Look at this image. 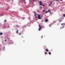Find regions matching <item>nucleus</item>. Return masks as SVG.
Segmentation results:
<instances>
[{
    "instance_id": "nucleus-20",
    "label": "nucleus",
    "mask_w": 65,
    "mask_h": 65,
    "mask_svg": "<svg viewBox=\"0 0 65 65\" xmlns=\"http://www.w3.org/2000/svg\"><path fill=\"white\" fill-rule=\"evenodd\" d=\"M41 37L42 38V37H43V36H41Z\"/></svg>"
},
{
    "instance_id": "nucleus-2",
    "label": "nucleus",
    "mask_w": 65,
    "mask_h": 65,
    "mask_svg": "<svg viewBox=\"0 0 65 65\" xmlns=\"http://www.w3.org/2000/svg\"><path fill=\"white\" fill-rule=\"evenodd\" d=\"M40 16H41V15L40 14H38V18L39 19H40V20L41 19Z\"/></svg>"
},
{
    "instance_id": "nucleus-1",
    "label": "nucleus",
    "mask_w": 65,
    "mask_h": 65,
    "mask_svg": "<svg viewBox=\"0 0 65 65\" xmlns=\"http://www.w3.org/2000/svg\"><path fill=\"white\" fill-rule=\"evenodd\" d=\"M39 4L40 5H41V6H42V5H43V3H42V2L41 1L39 2Z\"/></svg>"
},
{
    "instance_id": "nucleus-33",
    "label": "nucleus",
    "mask_w": 65,
    "mask_h": 65,
    "mask_svg": "<svg viewBox=\"0 0 65 65\" xmlns=\"http://www.w3.org/2000/svg\"><path fill=\"white\" fill-rule=\"evenodd\" d=\"M64 25H65V23L64 24Z\"/></svg>"
},
{
    "instance_id": "nucleus-30",
    "label": "nucleus",
    "mask_w": 65,
    "mask_h": 65,
    "mask_svg": "<svg viewBox=\"0 0 65 65\" xmlns=\"http://www.w3.org/2000/svg\"><path fill=\"white\" fill-rule=\"evenodd\" d=\"M23 1H25V0H22Z\"/></svg>"
},
{
    "instance_id": "nucleus-14",
    "label": "nucleus",
    "mask_w": 65,
    "mask_h": 65,
    "mask_svg": "<svg viewBox=\"0 0 65 65\" xmlns=\"http://www.w3.org/2000/svg\"><path fill=\"white\" fill-rule=\"evenodd\" d=\"M7 21L6 20H5L4 21V22H6Z\"/></svg>"
},
{
    "instance_id": "nucleus-34",
    "label": "nucleus",
    "mask_w": 65,
    "mask_h": 65,
    "mask_svg": "<svg viewBox=\"0 0 65 65\" xmlns=\"http://www.w3.org/2000/svg\"><path fill=\"white\" fill-rule=\"evenodd\" d=\"M50 5V6H51V5Z\"/></svg>"
},
{
    "instance_id": "nucleus-11",
    "label": "nucleus",
    "mask_w": 65,
    "mask_h": 65,
    "mask_svg": "<svg viewBox=\"0 0 65 65\" xmlns=\"http://www.w3.org/2000/svg\"><path fill=\"white\" fill-rule=\"evenodd\" d=\"M0 35H2L3 34V33L1 32V33H0Z\"/></svg>"
},
{
    "instance_id": "nucleus-25",
    "label": "nucleus",
    "mask_w": 65,
    "mask_h": 65,
    "mask_svg": "<svg viewBox=\"0 0 65 65\" xmlns=\"http://www.w3.org/2000/svg\"><path fill=\"white\" fill-rule=\"evenodd\" d=\"M42 5L43 6H44V5H43V4Z\"/></svg>"
},
{
    "instance_id": "nucleus-12",
    "label": "nucleus",
    "mask_w": 65,
    "mask_h": 65,
    "mask_svg": "<svg viewBox=\"0 0 65 65\" xmlns=\"http://www.w3.org/2000/svg\"><path fill=\"white\" fill-rule=\"evenodd\" d=\"M52 2H53V1H52L51 2V3H50V4L52 5Z\"/></svg>"
},
{
    "instance_id": "nucleus-5",
    "label": "nucleus",
    "mask_w": 65,
    "mask_h": 65,
    "mask_svg": "<svg viewBox=\"0 0 65 65\" xmlns=\"http://www.w3.org/2000/svg\"><path fill=\"white\" fill-rule=\"evenodd\" d=\"M48 12H50V13H51V11L49 10H48Z\"/></svg>"
},
{
    "instance_id": "nucleus-16",
    "label": "nucleus",
    "mask_w": 65,
    "mask_h": 65,
    "mask_svg": "<svg viewBox=\"0 0 65 65\" xmlns=\"http://www.w3.org/2000/svg\"><path fill=\"white\" fill-rule=\"evenodd\" d=\"M19 34L20 35H21V34L20 33H19Z\"/></svg>"
},
{
    "instance_id": "nucleus-15",
    "label": "nucleus",
    "mask_w": 65,
    "mask_h": 65,
    "mask_svg": "<svg viewBox=\"0 0 65 65\" xmlns=\"http://www.w3.org/2000/svg\"><path fill=\"white\" fill-rule=\"evenodd\" d=\"M47 12H48V11H46V13H47Z\"/></svg>"
},
{
    "instance_id": "nucleus-3",
    "label": "nucleus",
    "mask_w": 65,
    "mask_h": 65,
    "mask_svg": "<svg viewBox=\"0 0 65 65\" xmlns=\"http://www.w3.org/2000/svg\"><path fill=\"white\" fill-rule=\"evenodd\" d=\"M39 28L38 29L39 31H40V30H41V26H40V25L39 24Z\"/></svg>"
},
{
    "instance_id": "nucleus-13",
    "label": "nucleus",
    "mask_w": 65,
    "mask_h": 65,
    "mask_svg": "<svg viewBox=\"0 0 65 65\" xmlns=\"http://www.w3.org/2000/svg\"><path fill=\"white\" fill-rule=\"evenodd\" d=\"M61 25H62V26H64V24L63 23H62L61 24Z\"/></svg>"
},
{
    "instance_id": "nucleus-23",
    "label": "nucleus",
    "mask_w": 65,
    "mask_h": 65,
    "mask_svg": "<svg viewBox=\"0 0 65 65\" xmlns=\"http://www.w3.org/2000/svg\"><path fill=\"white\" fill-rule=\"evenodd\" d=\"M40 9H41L42 8V7H40Z\"/></svg>"
},
{
    "instance_id": "nucleus-6",
    "label": "nucleus",
    "mask_w": 65,
    "mask_h": 65,
    "mask_svg": "<svg viewBox=\"0 0 65 65\" xmlns=\"http://www.w3.org/2000/svg\"><path fill=\"white\" fill-rule=\"evenodd\" d=\"M35 17L37 19V17L36 16V14H35Z\"/></svg>"
},
{
    "instance_id": "nucleus-19",
    "label": "nucleus",
    "mask_w": 65,
    "mask_h": 65,
    "mask_svg": "<svg viewBox=\"0 0 65 65\" xmlns=\"http://www.w3.org/2000/svg\"><path fill=\"white\" fill-rule=\"evenodd\" d=\"M54 1H58V0H54Z\"/></svg>"
},
{
    "instance_id": "nucleus-32",
    "label": "nucleus",
    "mask_w": 65,
    "mask_h": 65,
    "mask_svg": "<svg viewBox=\"0 0 65 65\" xmlns=\"http://www.w3.org/2000/svg\"><path fill=\"white\" fill-rule=\"evenodd\" d=\"M63 28H64V26L63 27Z\"/></svg>"
},
{
    "instance_id": "nucleus-7",
    "label": "nucleus",
    "mask_w": 65,
    "mask_h": 65,
    "mask_svg": "<svg viewBox=\"0 0 65 65\" xmlns=\"http://www.w3.org/2000/svg\"><path fill=\"white\" fill-rule=\"evenodd\" d=\"M19 32V30H17V31H16V33H18Z\"/></svg>"
},
{
    "instance_id": "nucleus-27",
    "label": "nucleus",
    "mask_w": 65,
    "mask_h": 65,
    "mask_svg": "<svg viewBox=\"0 0 65 65\" xmlns=\"http://www.w3.org/2000/svg\"><path fill=\"white\" fill-rule=\"evenodd\" d=\"M43 21H42V23H43Z\"/></svg>"
},
{
    "instance_id": "nucleus-8",
    "label": "nucleus",
    "mask_w": 65,
    "mask_h": 65,
    "mask_svg": "<svg viewBox=\"0 0 65 65\" xmlns=\"http://www.w3.org/2000/svg\"><path fill=\"white\" fill-rule=\"evenodd\" d=\"M45 51L46 52H48V49H46L45 50Z\"/></svg>"
},
{
    "instance_id": "nucleus-24",
    "label": "nucleus",
    "mask_w": 65,
    "mask_h": 65,
    "mask_svg": "<svg viewBox=\"0 0 65 65\" xmlns=\"http://www.w3.org/2000/svg\"><path fill=\"white\" fill-rule=\"evenodd\" d=\"M63 16H64V17H65V14H63Z\"/></svg>"
},
{
    "instance_id": "nucleus-9",
    "label": "nucleus",
    "mask_w": 65,
    "mask_h": 65,
    "mask_svg": "<svg viewBox=\"0 0 65 65\" xmlns=\"http://www.w3.org/2000/svg\"><path fill=\"white\" fill-rule=\"evenodd\" d=\"M59 21H60V22H61L62 21V19H61V20H60V19H59Z\"/></svg>"
},
{
    "instance_id": "nucleus-22",
    "label": "nucleus",
    "mask_w": 65,
    "mask_h": 65,
    "mask_svg": "<svg viewBox=\"0 0 65 65\" xmlns=\"http://www.w3.org/2000/svg\"><path fill=\"white\" fill-rule=\"evenodd\" d=\"M5 47H3V48L4 49H5Z\"/></svg>"
},
{
    "instance_id": "nucleus-10",
    "label": "nucleus",
    "mask_w": 65,
    "mask_h": 65,
    "mask_svg": "<svg viewBox=\"0 0 65 65\" xmlns=\"http://www.w3.org/2000/svg\"><path fill=\"white\" fill-rule=\"evenodd\" d=\"M49 55H51V52H49Z\"/></svg>"
},
{
    "instance_id": "nucleus-18",
    "label": "nucleus",
    "mask_w": 65,
    "mask_h": 65,
    "mask_svg": "<svg viewBox=\"0 0 65 65\" xmlns=\"http://www.w3.org/2000/svg\"><path fill=\"white\" fill-rule=\"evenodd\" d=\"M45 54H47V53L46 52H45Z\"/></svg>"
},
{
    "instance_id": "nucleus-29",
    "label": "nucleus",
    "mask_w": 65,
    "mask_h": 65,
    "mask_svg": "<svg viewBox=\"0 0 65 65\" xmlns=\"http://www.w3.org/2000/svg\"><path fill=\"white\" fill-rule=\"evenodd\" d=\"M5 41H6V40H5Z\"/></svg>"
},
{
    "instance_id": "nucleus-28",
    "label": "nucleus",
    "mask_w": 65,
    "mask_h": 65,
    "mask_svg": "<svg viewBox=\"0 0 65 65\" xmlns=\"http://www.w3.org/2000/svg\"><path fill=\"white\" fill-rule=\"evenodd\" d=\"M22 38H23V36H22Z\"/></svg>"
},
{
    "instance_id": "nucleus-4",
    "label": "nucleus",
    "mask_w": 65,
    "mask_h": 65,
    "mask_svg": "<svg viewBox=\"0 0 65 65\" xmlns=\"http://www.w3.org/2000/svg\"><path fill=\"white\" fill-rule=\"evenodd\" d=\"M48 22V19H46L45 20V22Z\"/></svg>"
},
{
    "instance_id": "nucleus-21",
    "label": "nucleus",
    "mask_w": 65,
    "mask_h": 65,
    "mask_svg": "<svg viewBox=\"0 0 65 65\" xmlns=\"http://www.w3.org/2000/svg\"><path fill=\"white\" fill-rule=\"evenodd\" d=\"M43 12H44V10H43Z\"/></svg>"
},
{
    "instance_id": "nucleus-26",
    "label": "nucleus",
    "mask_w": 65,
    "mask_h": 65,
    "mask_svg": "<svg viewBox=\"0 0 65 65\" xmlns=\"http://www.w3.org/2000/svg\"><path fill=\"white\" fill-rule=\"evenodd\" d=\"M41 17H43V16L42 15H41Z\"/></svg>"
},
{
    "instance_id": "nucleus-31",
    "label": "nucleus",
    "mask_w": 65,
    "mask_h": 65,
    "mask_svg": "<svg viewBox=\"0 0 65 65\" xmlns=\"http://www.w3.org/2000/svg\"><path fill=\"white\" fill-rule=\"evenodd\" d=\"M61 0V1H62V0Z\"/></svg>"
},
{
    "instance_id": "nucleus-17",
    "label": "nucleus",
    "mask_w": 65,
    "mask_h": 65,
    "mask_svg": "<svg viewBox=\"0 0 65 65\" xmlns=\"http://www.w3.org/2000/svg\"><path fill=\"white\" fill-rule=\"evenodd\" d=\"M37 12H39V10H38Z\"/></svg>"
}]
</instances>
